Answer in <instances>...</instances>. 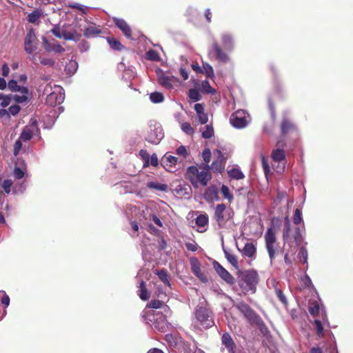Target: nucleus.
<instances>
[{"instance_id": "f257e3e1", "label": "nucleus", "mask_w": 353, "mask_h": 353, "mask_svg": "<svg viewBox=\"0 0 353 353\" xmlns=\"http://www.w3.org/2000/svg\"><path fill=\"white\" fill-rule=\"evenodd\" d=\"M185 177L190 181L192 186L197 188L199 185L206 186L212 179V174L209 165L189 166L185 172Z\"/></svg>"}, {"instance_id": "f03ea898", "label": "nucleus", "mask_w": 353, "mask_h": 353, "mask_svg": "<svg viewBox=\"0 0 353 353\" xmlns=\"http://www.w3.org/2000/svg\"><path fill=\"white\" fill-rule=\"evenodd\" d=\"M237 282L244 294L256 291V285L259 282V275L256 270H239L237 272Z\"/></svg>"}, {"instance_id": "7ed1b4c3", "label": "nucleus", "mask_w": 353, "mask_h": 353, "mask_svg": "<svg viewBox=\"0 0 353 353\" xmlns=\"http://www.w3.org/2000/svg\"><path fill=\"white\" fill-rule=\"evenodd\" d=\"M235 307L243 314L248 321L250 324L255 325L263 335L268 332V328L261 317L248 304L241 301L237 303Z\"/></svg>"}, {"instance_id": "20e7f679", "label": "nucleus", "mask_w": 353, "mask_h": 353, "mask_svg": "<svg viewBox=\"0 0 353 353\" xmlns=\"http://www.w3.org/2000/svg\"><path fill=\"white\" fill-rule=\"evenodd\" d=\"M195 326L200 330L208 329L214 325L212 311L205 306L198 305L194 311Z\"/></svg>"}, {"instance_id": "39448f33", "label": "nucleus", "mask_w": 353, "mask_h": 353, "mask_svg": "<svg viewBox=\"0 0 353 353\" xmlns=\"http://www.w3.org/2000/svg\"><path fill=\"white\" fill-rule=\"evenodd\" d=\"M234 212L231 208H227L224 203L216 205L214 209V219L219 228L225 227L226 223L233 219Z\"/></svg>"}, {"instance_id": "423d86ee", "label": "nucleus", "mask_w": 353, "mask_h": 353, "mask_svg": "<svg viewBox=\"0 0 353 353\" xmlns=\"http://www.w3.org/2000/svg\"><path fill=\"white\" fill-rule=\"evenodd\" d=\"M265 248L268 251L271 263L276 256V250L277 249L276 237L273 228H269L265 234Z\"/></svg>"}, {"instance_id": "0eeeda50", "label": "nucleus", "mask_w": 353, "mask_h": 353, "mask_svg": "<svg viewBox=\"0 0 353 353\" xmlns=\"http://www.w3.org/2000/svg\"><path fill=\"white\" fill-rule=\"evenodd\" d=\"M38 43L34 30H29L24 38L25 51L28 54H32L37 49Z\"/></svg>"}, {"instance_id": "6e6552de", "label": "nucleus", "mask_w": 353, "mask_h": 353, "mask_svg": "<svg viewBox=\"0 0 353 353\" xmlns=\"http://www.w3.org/2000/svg\"><path fill=\"white\" fill-rule=\"evenodd\" d=\"M157 74L159 83L166 89H172L174 84L178 82V79L176 77L165 74L161 69H158Z\"/></svg>"}, {"instance_id": "1a4fd4ad", "label": "nucleus", "mask_w": 353, "mask_h": 353, "mask_svg": "<svg viewBox=\"0 0 353 353\" xmlns=\"http://www.w3.org/2000/svg\"><path fill=\"white\" fill-rule=\"evenodd\" d=\"M294 242H288L289 248L285 250L284 254V261L286 264H290V256L294 255L296 252L299 243L301 241L300 231L299 228H296L295 234L294 235Z\"/></svg>"}, {"instance_id": "9d476101", "label": "nucleus", "mask_w": 353, "mask_h": 353, "mask_svg": "<svg viewBox=\"0 0 353 353\" xmlns=\"http://www.w3.org/2000/svg\"><path fill=\"white\" fill-rule=\"evenodd\" d=\"M214 154L216 155V159L210 165V170H212L214 172L221 173L224 170L225 159L220 150H216Z\"/></svg>"}, {"instance_id": "9b49d317", "label": "nucleus", "mask_w": 353, "mask_h": 353, "mask_svg": "<svg viewBox=\"0 0 353 353\" xmlns=\"http://www.w3.org/2000/svg\"><path fill=\"white\" fill-rule=\"evenodd\" d=\"M231 124L237 128H242L246 126L248 121L245 112L243 110H237L230 117Z\"/></svg>"}, {"instance_id": "f8f14e48", "label": "nucleus", "mask_w": 353, "mask_h": 353, "mask_svg": "<svg viewBox=\"0 0 353 353\" xmlns=\"http://www.w3.org/2000/svg\"><path fill=\"white\" fill-rule=\"evenodd\" d=\"M214 268L219 275V276L224 280L227 283L233 285L234 283V276L226 270L219 262H214Z\"/></svg>"}, {"instance_id": "ddd939ff", "label": "nucleus", "mask_w": 353, "mask_h": 353, "mask_svg": "<svg viewBox=\"0 0 353 353\" xmlns=\"http://www.w3.org/2000/svg\"><path fill=\"white\" fill-rule=\"evenodd\" d=\"M192 273L203 283L208 282L207 276L201 272V263L197 258L192 257L190 260Z\"/></svg>"}, {"instance_id": "4468645a", "label": "nucleus", "mask_w": 353, "mask_h": 353, "mask_svg": "<svg viewBox=\"0 0 353 353\" xmlns=\"http://www.w3.org/2000/svg\"><path fill=\"white\" fill-rule=\"evenodd\" d=\"M212 50L215 55V58L219 62L226 63L229 62L230 57L228 54L223 50L216 41L212 43Z\"/></svg>"}, {"instance_id": "2eb2a0df", "label": "nucleus", "mask_w": 353, "mask_h": 353, "mask_svg": "<svg viewBox=\"0 0 353 353\" xmlns=\"http://www.w3.org/2000/svg\"><path fill=\"white\" fill-rule=\"evenodd\" d=\"M113 21L118 28H119L125 37L128 39L132 38V30L128 23L123 19L117 17L113 18Z\"/></svg>"}, {"instance_id": "dca6fc26", "label": "nucleus", "mask_w": 353, "mask_h": 353, "mask_svg": "<svg viewBox=\"0 0 353 353\" xmlns=\"http://www.w3.org/2000/svg\"><path fill=\"white\" fill-rule=\"evenodd\" d=\"M43 46L48 52L61 53L65 51L64 48L59 44L57 41L51 43L46 37L43 38Z\"/></svg>"}, {"instance_id": "f3484780", "label": "nucleus", "mask_w": 353, "mask_h": 353, "mask_svg": "<svg viewBox=\"0 0 353 353\" xmlns=\"http://www.w3.org/2000/svg\"><path fill=\"white\" fill-rule=\"evenodd\" d=\"M154 327L160 332H165L168 328V322L165 316L161 314L154 320Z\"/></svg>"}, {"instance_id": "a211bd4d", "label": "nucleus", "mask_w": 353, "mask_h": 353, "mask_svg": "<svg viewBox=\"0 0 353 353\" xmlns=\"http://www.w3.org/2000/svg\"><path fill=\"white\" fill-rule=\"evenodd\" d=\"M221 42L224 49L227 51H232L234 48L233 37L228 33H225L221 36Z\"/></svg>"}, {"instance_id": "6ab92c4d", "label": "nucleus", "mask_w": 353, "mask_h": 353, "mask_svg": "<svg viewBox=\"0 0 353 353\" xmlns=\"http://www.w3.org/2000/svg\"><path fill=\"white\" fill-rule=\"evenodd\" d=\"M175 194L179 197H183L190 195L191 187L186 183H179L176 185L174 190Z\"/></svg>"}, {"instance_id": "aec40b11", "label": "nucleus", "mask_w": 353, "mask_h": 353, "mask_svg": "<svg viewBox=\"0 0 353 353\" xmlns=\"http://www.w3.org/2000/svg\"><path fill=\"white\" fill-rule=\"evenodd\" d=\"M221 341L230 352H234L236 345L230 334L224 333L222 335Z\"/></svg>"}, {"instance_id": "412c9836", "label": "nucleus", "mask_w": 353, "mask_h": 353, "mask_svg": "<svg viewBox=\"0 0 353 353\" xmlns=\"http://www.w3.org/2000/svg\"><path fill=\"white\" fill-rule=\"evenodd\" d=\"M8 87L12 92H19L24 94H28L29 92V90L26 87L19 85L17 84V81L14 79L9 81Z\"/></svg>"}, {"instance_id": "4be33fe9", "label": "nucleus", "mask_w": 353, "mask_h": 353, "mask_svg": "<svg viewBox=\"0 0 353 353\" xmlns=\"http://www.w3.org/2000/svg\"><path fill=\"white\" fill-rule=\"evenodd\" d=\"M205 198L207 201H218L219 197L217 188L214 185L208 187L205 193Z\"/></svg>"}, {"instance_id": "5701e85b", "label": "nucleus", "mask_w": 353, "mask_h": 353, "mask_svg": "<svg viewBox=\"0 0 353 353\" xmlns=\"http://www.w3.org/2000/svg\"><path fill=\"white\" fill-rule=\"evenodd\" d=\"M294 125L288 118H283L281 123V130L282 135H285L290 131L294 130Z\"/></svg>"}, {"instance_id": "b1692460", "label": "nucleus", "mask_w": 353, "mask_h": 353, "mask_svg": "<svg viewBox=\"0 0 353 353\" xmlns=\"http://www.w3.org/2000/svg\"><path fill=\"white\" fill-rule=\"evenodd\" d=\"M61 96L54 92H51L46 97V103L50 106L57 105L61 102Z\"/></svg>"}, {"instance_id": "393cba45", "label": "nucleus", "mask_w": 353, "mask_h": 353, "mask_svg": "<svg viewBox=\"0 0 353 353\" xmlns=\"http://www.w3.org/2000/svg\"><path fill=\"white\" fill-rule=\"evenodd\" d=\"M34 130L32 127L26 125L20 134L19 139L23 141H30L32 138Z\"/></svg>"}, {"instance_id": "a878e982", "label": "nucleus", "mask_w": 353, "mask_h": 353, "mask_svg": "<svg viewBox=\"0 0 353 353\" xmlns=\"http://www.w3.org/2000/svg\"><path fill=\"white\" fill-rule=\"evenodd\" d=\"M271 157L275 162H281L285 159V152L283 149L277 148L272 152Z\"/></svg>"}, {"instance_id": "bb28decb", "label": "nucleus", "mask_w": 353, "mask_h": 353, "mask_svg": "<svg viewBox=\"0 0 353 353\" xmlns=\"http://www.w3.org/2000/svg\"><path fill=\"white\" fill-rule=\"evenodd\" d=\"M43 14V12L41 10L35 9L31 13L28 15V21L29 23L38 24L39 21V19Z\"/></svg>"}, {"instance_id": "cd10ccee", "label": "nucleus", "mask_w": 353, "mask_h": 353, "mask_svg": "<svg viewBox=\"0 0 353 353\" xmlns=\"http://www.w3.org/2000/svg\"><path fill=\"white\" fill-rule=\"evenodd\" d=\"M78 69V63L75 60H70L65 66L64 70L67 74H74Z\"/></svg>"}, {"instance_id": "c85d7f7f", "label": "nucleus", "mask_w": 353, "mask_h": 353, "mask_svg": "<svg viewBox=\"0 0 353 353\" xmlns=\"http://www.w3.org/2000/svg\"><path fill=\"white\" fill-rule=\"evenodd\" d=\"M61 38H63L67 41H79L81 38V34H77L75 32H69L65 30H62L61 31Z\"/></svg>"}, {"instance_id": "c756f323", "label": "nucleus", "mask_w": 353, "mask_h": 353, "mask_svg": "<svg viewBox=\"0 0 353 353\" xmlns=\"http://www.w3.org/2000/svg\"><path fill=\"white\" fill-rule=\"evenodd\" d=\"M291 232V223L288 216H286L284 220V229L283 233V239L284 242H289L290 233Z\"/></svg>"}, {"instance_id": "7c9ffc66", "label": "nucleus", "mask_w": 353, "mask_h": 353, "mask_svg": "<svg viewBox=\"0 0 353 353\" xmlns=\"http://www.w3.org/2000/svg\"><path fill=\"white\" fill-rule=\"evenodd\" d=\"M256 247L252 243H247L243 249V254L248 257H252L256 254Z\"/></svg>"}, {"instance_id": "2f4dec72", "label": "nucleus", "mask_w": 353, "mask_h": 353, "mask_svg": "<svg viewBox=\"0 0 353 353\" xmlns=\"http://www.w3.org/2000/svg\"><path fill=\"white\" fill-rule=\"evenodd\" d=\"M163 134L160 132L158 134L155 130L148 136L146 141L152 144H158L163 138Z\"/></svg>"}, {"instance_id": "473e14b6", "label": "nucleus", "mask_w": 353, "mask_h": 353, "mask_svg": "<svg viewBox=\"0 0 353 353\" xmlns=\"http://www.w3.org/2000/svg\"><path fill=\"white\" fill-rule=\"evenodd\" d=\"M199 90L201 92L206 94H213L216 92V90L210 85L209 81L207 80H204L201 82Z\"/></svg>"}, {"instance_id": "72a5a7b5", "label": "nucleus", "mask_w": 353, "mask_h": 353, "mask_svg": "<svg viewBox=\"0 0 353 353\" xmlns=\"http://www.w3.org/2000/svg\"><path fill=\"white\" fill-rule=\"evenodd\" d=\"M140 294L139 297L143 301H147L150 298V292L146 288L145 283L143 281H141L140 285Z\"/></svg>"}, {"instance_id": "f704fd0d", "label": "nucleus", "mask_w": 353, "mask_h": 353, "mask_svg": "<svg viewBox=\"0 0 353 353\" xmlns=\"http://www.w3.org/2000/svg\"><path fill=\"white\" fill-rule=\"evenodd\" d=\"M107 41L110 48L114 50L121 51L125 48L121 42L114 38H108Z\"/></svg>"}, {"instance_id": "c9c22d12", "label": "nucleus", "mask_w": 353, "mask_h": 353, "mask_svg": "<svg viewBox=\"0 0 353 353\" xmlns=\"http://www.w3.org/2000/svg\"><path fill=\"white\" fill-rule=\"evenodd\" d=\"M101 32V30L97 27L90 26L85 30L84 36L87 38H90L100 34Z\"/></svg>"}, {"instance_id": "e433bc0d", "label": "nucleus", "mask_w": 353, "mask_h": 353, "mask_svg": "<svg viewBox=\"0 0 353 353\" xmlns=\"http://www.w3.org/2000/svg\"><path fill=\"white\" fill-rule=\"evenodd\" d=\"M147 187L150 189H155L160 191H165L168 185L163 183H159L154 181H149L147 183Z\"/></svg>"}, {"instance_id": "4c0bfd02", "label": "nucleus", "mask_w": 353, "mask_h": 353, "mask_svg": "<svg viewBox=\"0 0 353 353\" xmlns=\"http://www.w3.org/2000/svg\"><path fill=\"white\" fill-rule=\"evenodd\" d=\"M208 216L204 214L199 215L195 219V223L199 227H205L208 224Z\"/></svg>"}, {"instance_id": "58836bf2", "label": "nucleus", "mask_w": 353, "mask_h": 353, "mask_svg": "<svg viewBox=\"0 0 353 353\" xmlns=\"http://www.w3.org/2000/svg\"><path fill=\"white\" fill-rule=\"evenodd\" d=\"M228 175L231 179L239 180L244 178V174L243 172L237 169V168H232V170L228 171Z\"/></svg>"}, {"instance_id": "ea45409f", "label": "nucleus", "mask_w": 353, "mask_h": 353, "mask_svg": "<svg viewBox=\"0 0 353 353\" xmlns=\"http://www.w3.org/2000/svg\"><path fill=\"white\" fill-rule=\"evenodd\" d=\"M157 275L159 279L165 285H170L169 276L168 274V272L165 269L160 270L157 272Z\"/></svg>"}, {"instance_id": "a19ab883", "label": "nucleus", "mask_w": 353, "mask_h": 353, "mask_svg": "<svg viewBox=\"0 0 353 353\" xmlns=\"http://www.w3.org/2000/svg\"><path fill=\"white\" fill-rule=\"evenodd\" d=\"M139 156L143 161V168H147L150 165V154L145 150H141L139 151Z\"/></svg>"}, {"instance_id": "79ce46f5", "label": "nucleus", "mask_w": 353, "mask_h": 353, "mask_svg": "<svg viewBox=\"0 0 353 353\" xmlns=\"http://www.w3.org/2000/svg\"><path fill=\"white\" fill-rule=\"evenodd\" d=\"M314 327L316 330V335L319 337H323L324 335V328L320 320H314Z\"/></svg>"}, {"instance_id": "37998d69", "label": "nucleus", "mask_w": 353, "mask_h": 353, "mask_svg": "<svg viewBox=\"0 0 353 353\" xmlns=\"http://www.w3.org/2000/svg\"><path fill=\"white\" fill-rule=\"evenodd\" d=\"M150 99L153 103H161L163 101L164 97L162 93L158 92H154L150 94Z\"/></svg>"}, {"instance_id": "c03bdc74", "label": "nucleus", "mask_w": 353, "mask_h": 353, "mask_svg": "<svg viewBox=\"0 0 353 353\" xmlns=\"http://www.w3.org/2000/svg\"><path fill=\"white\" fill-rule=\"evenodd\" d=\"M203 71L208 78H212L214 76L212 67L208 63H203Z\"/></svg>"}, {"instance_id": "a18cd8bd", "label": "nucleus", "mask_w": 353, "mask_h": 353, "mask_svg": "<svg viewBox=\"0 0 353 353\" xmlns=\"http://www.w3.org/2000/svg\"><path fill=\"white\" fill-rule=\"evenodd\" d=\"M146 58L150 61H158L160 59L159 54L154 50H150L146 53Z\"/></svg>"}, {"instance_id": "49530a36", "label": "nucleus", "mask_w": 353, "mask_h": 353, "mask_svg": "<svg viewBox=\"0 0 353 353\" xmlns=\"http://www.w3.org/2000/svg\"><path fill=\"white\" fill-rule=\"evenodd\" d=\"M188 97L194 101H199L201 98L199 90L193 88L189 90Z\"/></svg>"}, {"instance_id": "de8ad7c7", "label": "nucleus", "mask_w": 353, "mask_h": 353, "mask_svg": "<svg viewBox=\"0 0 353 353\" xmlns=\"http://www.w3.org/2000/svg\"><path fill=\"white\" fill-rule=\"evenodd\" d=\"M182 130L188 135H192L194 133V128L188 122H184L181 124Z\"/></svg>"}, {"instance_id": "09e8293b", "label": "nucleus", "mask_w": 353, "mask_h": 353, "mask_svg": "<svg viewBox=\"0 0 353 353\" xmlns=\"http://www.w3.org/2000/svg\"><path fill=\"white\" fill-rule=\"evenodd\" d=\"M221 192L223 196L227 199L229 201H232L234 199L233 195L230 193L228 186L223 185L221 187Z\"/></svg>"}, {"instance_id": "8fccbe9b", "label": "nucleus", "mask_w": 353, "mask_h": 353, "mask_svg": "<svg viewBox=\"0 0 353 353\" xmlns=\"http://www.w3.org/2000/svg\"><path fill=\"white\" fill-rule=\"evenodd\" d=\"M164 303L160 300H152L148 305L147 307L149 308L159 309L163 306Z\"/></svg>"}, {"instance_id": "3c124183", "label": "nucleus", "mask_w": 353, "mask_h": 353, "mask_svg": "<svg viewBox=\"0 0 353 353\" xmlns=\"http://www.w3.org/2000/svg\"><path fill=\"white\" fill-rule=\"evenodd\" d=\"M302 221V212L299 208H296L294 211L293 216V222L296 225H299Z\"/></svg>"}, {"instance_id": "603ef678", "label": "nucleus", "mask_w": 353, "mask_h": 353, "mask_svg": "<svg viewBox=\"0 0 353 353\" xmlns=\"http://www.w3.org/2000/svg\"><path fill=\"white\" fill-rule=\"evenodd\" d=\"M12 99V96H4L3 94H0V100H1L0 105L2 108L7 107L10 103Z\"/></svg>"}, {"instance_id": "864d4df0", "label": "nucleus", "mask_w": 353, "mask_h": 353, "mask_svg": "<svg viewBox=\"0 0 353 353\" xmlns=\"http://www.w3.org/2000/svg\"><path fill=\"white\" fill-rule=\"evenodd\" d=\"M214 135V130L211 125H206L205 130L202 132L204 139H210Z\"/></svg>"}, {"instance_id": "5fc2aeb1", "label": "nucleus", "mask_w": 353, "mask_h": 353, "mask_svg": "<svg viewBox=\"0 0 353 353\" xmlns=\"http://www.w3.org/2000/svg\"><path fill=\"white\" fill-rule=\"evenodd\" d=\"M226 258L236 269L239 268L238 260L234 254L226 253Z\"/></svg>"}, {"instance_id": "6e6d98bb", "label": "nucleus", "mask_w": 353, "mask_h": 353, "mask_svg": "<svg viewBox=\"0 0 353 353\" xmlns=\"http://www.w3.org/2000/svg\"><path fill=\"white\" fill-rule=\"evenodd\" d=\"M12 99L17 103H23L28 100V94H22L21 96L14 94L12 96Z\"/></svg>"}, {"instance_id": "4d7b16f0", "label": "nucleus", "mask_w": 353, "mask_h": 353, "mask_svg": "<svg viewBox=\"0 0 353 353\" xmlns=\"http://www.w3.org/2000/svg\"><path fill=\"white\" fill-rule=\"evenodd\" d=\"M202 157L205 162L204 165H208L211 159V151L209 148H205L203 150Z\"/></svg>"}, {"instance_id": "13d9d810", "label": "nucleus", "mask_w": 353, "mask_h": 353, "mask_svg": "<svg viewBox=\"0 0 353 353\" xmlns=\"http://www.w3.org/2000/svg\"><path fill=\"white\" fill-rule=\"evenodd\" d=\"M275 294L277 296V298L279 299V300L285 305H286L288 304V301L285 296V295L283 294L282 290L281 289H279V288H276L275 289Z\"/></svg>"}, {"instance_id": "bf43d9fd", "label": "nucleus", "mask_w": 353, "mask_h": 353, "mask_svg": "<svg viewBox=\"0 0 353 353\" xmlns=\"http://www.w3.org/2000/svg\"><path fill=\"white\" fill-rule=\"evenodd\" d=\"M12 185V181L10 179L4 180L2 183V188L6 194L10 192L11 186Z\"/></svg>"}, {"instance_id": "052dcab7", "label": "nucleus", "mask_w": 353, "mask_h": 353, "mask_svg": "<svg viewBox=\"0 0 353 353\" xmlns=\"http://www.w3.org/2000/svg\"><path fill=\"white\" fill-rule=\"evenodd\" d=\"M21 141H23L19 138V139H17L14 144L13 154L14 156H17L19 154L20 150H21V148H22Z\"/></svg>"}, {"instance_id": "680f3d73", "label": "nucleus", "mask_w": 353, "mask_h": 353, "mask_svg": "<svg viewBox=\"0 0 353 353\" xmlns=\"http://www.w3.org/2000/svg\"><path fill=\"white\" fill-rule=\"evenodd\" d=\"M24 171L19 167H15L13 171V175L15 179H21L24 176Z\"/></svg>"}, {"instance_id": "e2e57ef3", "label": "nucleus", "mask_w": 353, "mask_h": 353, "mask_svg": "<svg viewBox=\"0 0 353 353\" xmlns=\"http://www.w3.org/2000/svg\"><path fill=\"white\" fill-rule=\"evenodd\" d=\"M21 110V107L19 105H11L9 108H8V112H9V115H12V116H16L17 114H18V113Z\"/></svg>"}, {"instance_id": "0e129e2a", "label": "nucleus", "mask_w": 353, "mask_h": 353, "mask_svg": "<svg viewBox=\"0 0 353 353\" xmlns=\"http://www.w3.org/2000/svg\"><path fill=\"white\" fill-rule=\"evenodd\" d=\"M41 64L43 65H48V66H54L55 64V61L50 58H41L40 59Z\"/></svg>"}, {"instance_id": "69168bd1", "label": "nucleus", "mask_w": 353, "mask_h": 353, "mask_svg": "<svg viewBox=\"0 0 353 353\" xmlns=\"http://www.w3.org/2000/svg\"><path fill=\"white\" fill-rule=\"evenodd\" d=\"M309 312L312 316H317L319 313V306L315 303L309 307Z\"/></svg>"}, {"instance_id": "338daca9", "label": "nucleus", "mask_w": 353, "mask_h": 353, "mask_svg": "<svg viewBox=\"0 0 353 353\" xmlns=\"http://www.w3.org/2000/svg\"><path fill=\"white\" fill-rule=\"evenodd\" d=\"M61 27L59 25H56L51 30V32L57 38H61Z\"/></svg>"}, {"instance_id": "774afa93", "label": "nucleus", "mask_w": 353, "mask_h": 353, "mask_svg": "<svg viewBox=\"0 0 353 353\" xmlns=\"http://www.w3.org/2000/svg\"><path fill=\"white\" fill-rule=\"evenodd\" d=\"M185 248L189 251L196 252L198 250V248H199V245L195 242H194V243H185Z\"/></svg>"}]
</instances>
